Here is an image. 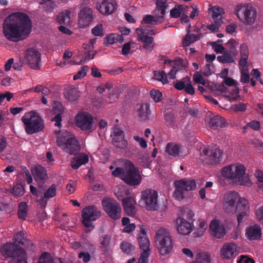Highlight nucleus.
<instances>
[{
  "label": "nucleus",
  "instance_id": "59",
  "mask_svg": "<svg viewBox=\"0 0 263 263\" xmlns=\"http://www.w3.org/2000/svg\"><path fill=\"white\" fill-rule=\"evenodd\" d=\"M256 177L257 179V186L260 190H263V172L257 170L256 172Z\"/></svg>",
  "mask_w": 263,
  "mask_h": 263
},
{
  "label": "nucleus",
  "instance_id": "31",
  "mask_svg": "<svg viewBox=\"0 0 263 263\" xmlns=\"http://www.w3.org/2000/svg\"><path fill=\"white\" fill-rule=\"evenodd\" d=\"M138 116L141 121H146L151 114L149 105L147 103L142 104L138 109Z\"/></svg>",
  "mask_w": 263,
  "mask_h": 263
},
{
  "label": "nucleus",
  "instance_id": "15",
  "mask_svg": "<svg viewBox=\"0 0 263 263\" xmlns=\"http://www.w3.org/2000/svg\"><path fill=\"white\" fill-rule=\"evenodd\" d=\"M25 57L28 65L31 68L34 69L40 68L41 63L40 52L33 48L28 49L26 51Z\"/></svg>",
  "mask_w": 263,
  "mask_h": 263
},
{
  "label": "nucleus",
  "instance_id": "55",
  "mask_svg": "<svg viewBox=\"0 0 263 263\" xmlns=\"http://www.w3.org/2000/svg\"><path fill=\"white\" fill-rule=\"evenodd\" d=\"M151 98L156 102H159L162 99V94L158 90L153 89L150 92Z\"/></svg>",
  "mask_w": 263,
  "mask_h": 263
},
{
  "label": "nucleus",
  "instance_id": "11",
  "mask_svg": "<svg viewBox=\"0 0 263 263\" xmlns=\"http://www.w3.org/2000/svg\"><path fill=\"white\" fill-rule=\"evenodd\" d=\"M82 223L86 228L91 225V222L96 221L101 216L100 211L94 205H89L82 209Z\"/></svg>",
  "mask_w": 263,
  "mask_h": 263
},
{
  "label": "nucleus",
  "instance_id": "42",
  "mask_svg": "<svg viewBox=\"0 0 263 263\" xmlns=\"http://www.w3.org/2000/svg\"><path fill=\"white\" fill-rule=\"evenodd\" d=\"M70 12L68 10H65L61 12L57 17V22L60 24H66L70 22Z\"/></svg>",
  "mask_w": 263,
  "mask_h": 263
},
{
  "label": "nucleus",
  "instance_id": "1",
  "mask_svg": "<svg viewBox=\"0 0 263 263\" xmlns=\"http://www.w3.org/2000/svg\"><path fill=\"white\" fill-rule=\"evenodd\" d=\"M31 28L32 22L29 16L17 12L6 18L3 23V33L7 40L16 42L26 39Z\"/></svg>",
  "mask_w": 263,
  "mask_h": 263
},
{
  "label": "nucleus",
  "instance_id": "23",
  "mask_svg": "<svg viewBox=\"0 0 263 263\" xmlns=\"http://www.w3.org/2000/svg\"><path fill=\"white\" fill-rule=\"evenodd\" d=\"M122 205L124 211L129 216H133L137 212L136 201L133 197L129 196L122 199Z\"/></svg>",
  "mask_w": 263,
  "mask_h": 263
},
{
  "label": "nucleus",
  "instance_id": "32",
  "mask_svg": "<svg viewBox=\"0 0 263 263\" xmlns=\"http://www.w3.org/2000/svg\"><path fill=\"white\" fill-rule=\"evenodd\" d=\"M226 121L224 119L219 116L211 118L209 123L211 128L214 129L224 127Z\"/></svg>",
  "mask_w": 263,
  "mask_h": 263
},
{
  "label": "nucleus",
  "instance_id": "47",
  "mask_svg": "<svg viewBox=\"0 0 263 263\" xmlns=\"http://www.w3.org/2000/svg\"><path fill=\"white\" fill-rule=\"evenodd\" d=\"M175 186L176 189L173 194V196L174 198L178 200L183 199L184 191L183 190L181 186H178V184H177V181L175 182Z\"/></svg>",
  "mask_w": 263,
  "mask_h": 263
},
{
  "label": "nucleus",
  "instance_id": "43",
  "mask_svg": "<svg viewBox=\"0 0 263 263\" xmlns=\"http://www.w3.org/2000/svg\"><path fill=\"white\" fill-rule=\"evenodd\" d=\"M120 248L125 254L128 255H133L135 252V247L127 241L122 242Z\"/></svg>",
  "mask_w": 263,
  "mask_h": 263
},
{
  "label": "nucleus",
  "instance_id": "27",
  "mask_svg": "<svg viewBox=\"0 0 263 263\" xmlns=\"http://www.w3.org/2000/svg\"><path fill=\"white\" fill-rule=\"evenodd\" d=\"M163 22V16H157L155 14L153 16L150 14L146 15L141 22L142 24H149L151 25H158Z\"/></svg>",
  "mask_w": 263,
  "mask_h": 263
},
{
  "label": "nucleus",
  "instance_id": "3",
  "mask_svg": "<svg viewBox=\"0 0 263 263\" xmlns=\"http://www.w3.org/2000/svg\"><path fill=\"white\" fill-rule=\"evenodd\" d=\"M246 168L241 164L230 165L224 167L221 170L223 177L235 181L237 184L248 185L250 180L248 174L245 173Z\"/></svg>",
  "mask_w": 263,
  "mask_h": 263
},
{
  "label": "nucleus",
  "instance_id": "33",
  "mask_svg": "<svg viewBox=\"0 0 263 263\" xmlns=\"http://www.w3.org/2000/svg\"><path fill=\"white\" fill-rule=\"evenodd\" d=\"M89 158L86 155H82L79 157L74 158L71 162V166L73 169L77 170L82 165L85 164L88 162Z\"/></svg>",
  "mask_w": 263,
  "mask_h": 263
},
{
  "label": "nucleus",
  "instance_id": "61",
  "mask_svg": "<svg viewBox=\"0 0 263 263\" xmlns=\"http://www.w3.org/2000/svg\"><path fill=\"white\" fill-rule=\"evenodd\" d=\"M240 53L241 57H249V51L247 44H242L240 45Z\"/></svg>",
  "mask_w": 263,
  "mask_h": 263
},
{
  "label": "nucleus",
  "instance_id": "54",
  "mask_svg": "<svg viewBox=\"0 0 263 263\" xmlns=\"http://www.w3.org/2000/svg\"><path fill=\"white\" fill-rule=\"evenodd\" d=\"M88 70L89 67L88 66H83L77 73L73 76V80H77L78 79L83 78L86 75L87 72Z\"/></svg>",
  "mask_w": 263,
  "mask_h": 263
},
{
  "label": "nucleus",
  "instance_id": "34",
  "mask_svg": "<svg viewBox=\"0 0 263 263\" xmlns=\"http://www.w3.org/2000/svg\"><path fill=\"white\" fill-rule=\"evenodd\" d=\"M178 186H181L185 191H190L194 190L196 187V182L194 180H178L177 181Z\"/></svg>",
  "mask_w": 263,
  "mask_h": 263
},
{
  "label": "nucleus",
  "instance_id": "56",
  "mask_svg": "<svg viewBox=\"0 0 263 263\" xmlns=\"http://www.w3.org/2000/svg\"><path fill=\"white\" fill-rule=\"evenodd\" d=\"M226 45L227 48L229 49L228 51H230L231 53L235 55V51L237 45L236 41L234 39H231L229 40V41L226 43Z\"/></svg>",
  "mask_w": 263,
  "mask_h": 263
},
{
  "label": "nucleus",
  "instance_id": "13",
  "mask_svg": "<svg viewBox=\"0 0 263 263\" xmlns=\"http://www.w3.org/2000/svg\"><path fill=\"white\" fill-rule=\"evenodd\" d=\"M102 205L108 215L114 220L121 217V208L119 204L114 199H103Z\"/></svg>",
  "mask_w": 263,
  "mask_h": 263
},
{
  "label": "nucleus",
  "instance_id": "21",
  "mask_svg": "<svg viewBox=\"0 0 263 263\" xmlns=\"http://www.w3.org/2000/svg\"><path fill=\"white\" fill-rule=\"evenodd\" d=\"M93 19L92 11L87 7L83 8L79 14L78 24L80 27L88 26Z\"/></svg>",
  "mask_w": 263,
  "mask_h": 263
},
{
  "label": "nucleus",
  "instance_id": "41",
  "mask_svg": "<svg viewBox=\"0 0 263 263\" xmlns=\"http://www.w3.org/2000/svg\"><path fill=\"white\" fill-rule=\"evenodd\" d=\"M14 197L17 198L23 196L25 193L24 186L20 183L16 184L12 189L9 191Z\"/></svg>",
  "mask_w": 263,
  "mask_h": 263
},
{
  "label": "nucleus",
  "instance_id": "63",
  "mask_svg": "<svg viewBox=\"0 0 263 263\" xmlns=\"http://www.w3.org/2000/svg\"><path fill=\"white\" fill-rule=\"evenodd\" d=\"M237 263H255V261L247 255H241L237 260Z\"/></svg>",
  "mask_w": 263,
  "mask_h": 263
},
{
  "label": "nucleus",
  "instance_id": "48",
  "mask_svg": "<svg viewBox=\"0 0 263 263\" xmlns=\"http://www.w3.org/2000/svg\"><path fill=\"white\" fill-rule=\"evenodd\" d=\"M210 258L209 255L205 253H201L198 254V257L196 260L192 262V263H210Z\"/></svg>",
  "mask_w": 263,
  "mask_h": 263
},
{
  "label": "nucleus",
  "instance_id": "4",
  "mask_svg": "<svg viewBox=\"0 0 263 263\" xmlns=\"http://www.w3.org/2000/svg\"><path fill=\"white\" fill-rule=\"evenodd\" d=\"M57 145L70 155H76L80 150V146L75 137H70V133L66 130L57 132Z\"/></svg>",
  "mask_w": 263,
  "mask_h": 263
},
{
  "label": "nucleus",
  "instance_id": "19",
  "mask_svg": "<svg viewBox=\"0 0 263 263\" xmlns=\"http://www.w3.org/2000/svg\"><path fill=\"white\" fill-rule=\"evenodd\" d=\"M239 248L234 243H226L220 250V254L223 259H230L235 257L238 254Z\"/></svg>",
  "mask_w": 263,
  "mask_h": 263
},
{
  "label": "nucleus",
  "instance_id": "8",
  "mask_svg": "<svg viewBox=\"0 0 263 263\" xmlns=\"http://www.w3.org/2000/svg\"><path fill=\"white\" fill-rule=\"evenodd\" d=\"M234 13L245 25H251L254 23L256 19V9L251 5L246 4L237 5L235 9Z\"/></svg>",
  "mask_w": 263,
  "mask_h": 263
},
{
  "label": "nucleus",
  "instance_id": "10",
  "mask_svg": "<svg viewBox=\"0 0 263 263\" xmlns=\"http://www.w3.org/2000/svg\"><path fill=\"white\" fill-rule=\"evenodd\" d=\"M204 161L209 164H216L222 161V152L217 145L204 148L201 154Z\"/></svg>",
  "mask_w": 263,
  "mask_h": 263
},
{
  "label": "nucleus",
  "instance_id": "45",
  "mask_svg": "<svg viewBox=\"0 0 263 263\" xmlns=\"http://www.w3.org/2000/svg\"><path fill=\"white\" fill-rule=\"evenodd\" d=\"M154 77L156 80L161 82L163 84H167L168 82L166 74L163 71H155L154 72Z\"/></svg>",
  "mask_w": 263,
  "mask_h": 263
},
{
  "label": "nucleus",
  "instance_id": "14",
  "mask_svg": "<svg viewBox=\"0 0 263 263\" xmlns=\"http://www.w3.org/2000/svg\"><path fill=\"white\" fill-rule=\"evenodd\" d=\"M236 213H237V220L238 227L240 223L247 220L250 213V208L248 201L245 198H241L237 202L236 206Z\"/></svg>",
  "mask_w": 263,
  "mask_h": 263
},
{
  "label": "nucleus",
  "instance_id": "36",
  "mask_svg": "<svg viewBox=\"0 0 263 263\" xmlns=\"http://www.w3.org/2000/svg\"><path fill=\"white\" fill-rule=\"evenodd\" d=\"M181 146L173 143H168L166 146V152L170 155L176 157L179 156Z\"/></svg>",
  "mask_w": 263,
  "mask_h": 263
},
{
  "label": "nucleus",
  "instance_id": "22",
  "mask_svg": "<svg viewBox=\"0 0 263 263\" xmlns=\"http://www.w3.org/2000/svg\"><path fill=\"white\" fill-rule=\"evenodd\" d=\"M176 226L177 231L181 234L186 235L192 231L193 225L185 219L179 217L176 220Z\"/></svg>",
  "mask_w": 263,
  "mask_h": 263
},
{
  "label": "nucleus",
  "instance_id": "2",
  "mask_svg": "<svg viewBox=\"0 0 263 263\" xmlns=\"http://www.w3.org/2000/svg\"><path fill=\"white\" fill-rule=\"evenodd\" d=\"M112 175L119 177L126 183L132 186L139 185L142 180L139 171L130 161H126L123 167H116L112 172Z\"/></svg>",
  "mask_w": 263,
  "mask_h": 263
},
{
  "label": "nucleus",
  "instance_id": "9",
  "mask_svg": "<svg viewBox=\"0 0 263 263\" xmlns=\"http://www.w3.org/2000/svg\"><path fill=\"white\" fill-rule=\"evenodd\" d=\"M158 193L152 189H148L141 194L139 204L148 211H156L159 208L158 202Z\"/></svg>",
  "mask_w": 263,
  "mask_h": 263
},
{
  "label": "nucleus",
  "instance_id": "39",
  "mask_svg": "<svg viewBox=\"0 0 263 263\" xmlns=\"http://www.w3.org/2000/svg\"><path fill=\"white\" fill-rule=\"evenodd\" d=\"M106 42L108 44H113L119 42L122 43L124 42V37L122 35L117 33H112L106 37Z\"/></svg>",
  "mask_w": 263,
  "mask_h": 263
},
{
  "label": "nucleus",
  "instance_id": "51",
  "mask_svg": "<svg viewBox=\"0 0 263 263\" xmlns=\"http://www.w3.org/2000/svg\"><path fill=\"white\" fill-rule=\"evenodd\" d=\"M164 120L167 126L174 127L176 125L175 117L173 113H166L164 116Z\"/></svg>",
  "mask_w": 263,
  "mask_h": 263
},
{
  "label": "nucleus",
  "instance_id": "24",
  "mask_svg": "<svg viewBox=\"0 0 263 263\" xmlns=\"http://www.w3.org/2000/svg\"><path fill=\"white\" fill-rule=\"evenodd\" d=\"M211 234L217 238L222 237L226 234L225 229L220 221L217 219L213 220L210 225Z\"/></svg>",
  "mask_w": 263,
  "mask_h": 263
},
{
  "label": "nucleus",
  "instance_id": "12",
  "mask_svg": "<svg viewBox=\"0 0 263 263\" xmlns=\"http://www.w3.org/2000/svg\"><path fill=\"white\" fill-rule=\"evenodd\" d=\"M75 124L83 131L90 130L93 125V118L89 112H80L75 117Z\"/></svg>",
  "mask_w": 263,
  "mask_h": 263
},
{
  "label": "nucleus",
  "instance_id": "60",
  "mask_svg": "<svg viewBox=\"0 0 263 263\" xmlns=\"http://www.w3.org/2000/svg\"><path fill=\"white\" fill-rule=\"evenodd\" d=\"M231 108L235 111H244L247 109V105L243 103H239L232 105Z\"/></svg>",
  "mask_w": 263,
  "mask_h": 263
},
{
  "label": "nucleus",
  "instance_id": "16",
  "mask_svg": "<svg viewBox=\"0 0 263 263\" xmlns=\"http://www.w3.org/2000/svg\"><path fill=\"white\" fill-rule=\"evenodd\" d=\"M112 143L117 148H125L128 145L127 141L124 139L123 132L119 128H114L111 135Z\"/></svg>",
  "mask_w": 263,
  "mask_h": 263
},
{
  "label": "nucleus",
  "instance_id": "57",
  "mask_svg": "<svg viewBox=\"0 0 263 263\" xmlns=\"http://www.w3.org/2000/svg\"><path fill=\"white\" fill-rule=\"evenodd\" d=\"M91 32L95 36H102L104 35L103 25L101 24H98L92 29Z\"/></svg>",
  "mask_w": 263,
  "mask_h": 263
},
{
  "label": "nucleus",
  "instance_id": "7",
  "mask_svg": "<svg viewBox=\"0 0 263 263\" xmlns=\"http://www.w3.org/2000/svg\"><path fill=\"white\" fill-rule=\"evenodd\" d=\"M155 242L157 249L162 255L170 253L173 250V243L170 233L165 229H159L156 234Z\"/></svg>",
  "mask_w": 263,
  "mask_h": 263
},
{
  "label": "nucleus",
  "instance_id": "26",
  "mask_svg": "<svg viewBox=\"0 0 263 263\" xmlns=\"http://www.w3.org/2000/svg\"><path fill=\"white\" fill-rule=\"evenodd\" d=\"M138 242L140 249L142 252L149 253V240L147 237L146 231L144 229H142L141 233L138 237Z\"/></svg>",
  "mask_w": 263,
  "mask_h": 263
},
{
  "label": "nucleus",
  "instance_id": "35",
  "mask_svg": "<svg viewBox=\"0 0 263 263\" xmlns=\"http://www.w3.org/2000/svg\"><path fill=\"white\" fill-rule=\"evenodd\" d=\"M200 38V34H194L190 33V31L187 30V33L183 38L182 44L183 46H188L191 44L198 41Z\"/></svg>",
  "mask_w": 263,
  "mask_h": 263
},
{
  "label": "nucleus",
  "instance_id": "25",
  "mask_svg": "<svg viewBox=\"0 0 263 263\" xmlns=\"http://www.w3.org/2000/svg\"><path fill=\"white\" fill-rule=\"evenodd\" d=\"M261 229L258 224L250 226L246 229V235L250 240L259 239L261 236Z\"/></svg>",
  "mask_w": 263,
  "mask_h": 263
},
{
  "label": "nucleus",
  "instance_id": "62",
  "mask_svg": "<svg viewBox=\"0 0 263 263\" xmlns=\"http://www.w3.org/2000/svg\"><path fill=\"white\" fill-rule=\"evenodd\" d=\"M97 51L93 50H91V49H90V50L85 52L84 54V58H85L84 62L88 61L93 59Z\"/></svg>",
  "mask_w": 263,
  "mask_h": 263
},
{
  "label": "nucleus",
  "instance_id": "38",
  "mask_svg": "<svg viewBox=\"0 0 263 263\" xmlns=\"http://www.w3.org/2000/svg\"><path fill=\"white\" fill-rule=\"evenodd\" d=\"M111 237L108 235H102L99 241L101 244V248L105 252L108 251L110 249Z\"/></svg>",
  "mask_w": 263,
  "mask_h": 263
},
{
  "label": "nucleus",
  "instance_id": "52",
  "mask_svg": "<svg viewBox=\"0 0 263 263\" xmlns=\"http://www.w3.org/2000/svg\"><path fill=\"white\" fill-rule=\"evenodd\" d=\"M57 186L55 184H52L44 194V198L49 199L53 198L56 195Z\"/></svg>",
  "mask_w": 263,
  "mask_h": 263
},
{
  "label": "nucleus",
  "instance_id": "5",
  "mask_svg": "<svg viewBox=\"0 0 263 263\" xmlns=\"http://www.w3.org/2000/svg\"><path fill=\"white\" fill-rule=\"evenodd\" d=\"M2 254L7 258H11L10 263H27L24 250L16 244L7 242L1 249Z\"/></svg>",
  "mask_w": 263,
  "mask_h": 263
},
{
  "label": "nucleus",
  "instance_id": "49",
  "mask_svg": "<svg viewBox=\"0 0 263 263\" xmlns=\"http://www.w3.org/2000/svg\"><path fill=\"white\" fill-rule=\"evenodd\" d=\"M189 81H190V78L188 77H185L182 80H177L175 82L174 86L177 90H184L187 82Z\"/></svg>",
  "mask_w": 263,
  "mask_h": 263
},
{
  "label": "nucleus",
  "instance_id": "44",
  "mask_svg": "<svg viewBox=\"0 0 263 263\" xmlns=\"http://www.w3.org/2000/svg\"><path fill=\"white\" fill-rule=\"evenodd\" d=\"M120 94V90L118 88H112L109 92H108V99L109 103H113L116 102L118 98H119Z\"/></svg>",
  "mask_w": 263,
  "mask_h": 263
},
{
  "label": "nucleus",
  "instance_id": "6",
  "mask_svg": "<svg viewBox=\"0 0 263 263\" xmlns=\"http://www.w3.org/2000/svg\"><path fill=\"white\" fill-rule=\"evenodd\" d=\"M26 132L32 135L42 131L44 128V123L41 117L34 111L25 114L22 118Z\"/></svg>",
  "mask_w": 263,
  "mask_h": 263
},
{
  "label": "nucleus",
  "instance_id": "30",
  "mask_svg": "<svg viewBox=\"0 0 263 263\" xmlns=\"http://www.w3.org/2000/svg\"><path fill=\"white\" fill-rule=\"evenodd\" d=\"M139 40L143 42V48L148 52H151L154 47V38L148 35H141L139 37Z\"/></svg>",
  "mask_w": 263,
  "mask_h": 263
},
{
  "label": "nucleus",
  "instance_id": "50",
  "mask_svg": "<svg viewBox=\"0 0 263 263\" xmlns=\"http://www.w3.org/2000/svg\"><path fill=\"white\" fill-rule=\"evenodd\" d=\"M39 263H53V259L49 253L45 252L41 254Z\"/></svg>",
  "mask_w": 263,
  "mask_h": 263
},
{
  "label": "nucleus",
  "instance_id": "28",
  "mask_svg": "<svg viewBox=\"0 0 263 263\" xmlns=\"http://www.w3.org/2000/svg\"><path fill=\"white\" fill-rule=\"evenodd\" d=\"M212 17L215 24L220 25L222 23V15L224 14L223 9L219 6H214L212 8Z\"/></svg>",
  "mask_w": 263,
  "mask_h": 263
},
{
  "label": "nucleus",
  "instance_id": "18",
  "mask_svg": "<svg viewBox=\"0 0 263 263\" xmlns=\"http://www.w3.org/2000/svg\"><path fill=\"white\" fill-rule=\"evenodd\" d=\"M240 198L238 193L231 191L225 195L223 208L225 211L229 213L233 211L235 203L239 201Z\"/></svg>",
  "mask_w": 263,
  "mask_h": 263
},
{
  "label": "nucleus",
  "instance_id": "46",
  "mask_svg": "<svg viewBox=\"0 0 263 263\" xmlns=\"http://www.w3.org/2000/svg\"><path fill=\"white\" fill-rule=\"evenodd\" d=\"M225 97L230 101L238 100L240 98L239 88L235 87L229 93L228 95L225 96Z\"/></svg>",
  "mask_w": 263,
  "mask_h": 263
},
{
  "label": "nucleus",
  "instance_id": "29",
  "mask_svg": "<svg viewBox=\"0 0 263 263\" xmlns=\"http://www.w3.org/2000/svg\"><path fill=\"white\" fill-rule=\"evenodd\" d=\"M65 97L69 102L77 101L80 97V91L74 87L68 88L65 93Z\"/></svg>",
  "mask_w": 263,
  "mask_h": 263
},
{
  "label": "nucleus",
  "instance_id": "40",
  "mask_svg": "<svg viewBox=\"0 0 263 263\" xmlns=\"http://www.w3.org/2000/svg\"><path fill=\"white\" fill-rule=\"evenodd\" d=\"M28 214V205L25 202H21L18 205L17 215L18 218L25 220Z\"/></svg>",
  "mask_w": 263,
  "mask_h": 263
},
{
  "label": "nucleus",
  "instance_id": "20",
  "mask_svg": "<svg viewBox=\"0 0 263 263\" xmlns=\"http://www.w3.org/2000/svg\"><path fill=\"white\" fill-rule=\"evenodd\" d=\"M96 7L101 14L108 15L114 12L116 4L114 0H100Z\"/></svg>",
  "mask_w": 263,
  "mask_h": 263
},
{
  "label": "nucleus",
  "instance_id": "17",
  "mask_svg": "<svg viewBox=\"0 0 263 263\" xmlns=\"http://www.w3.org/2000/svg\"><path fill=\"white\" fill-rule=\"evenodd\" d=\"M32 173L39 189L45 190L44 184L48 179L46 168L41 165H37L35 167Z\"/></svg>",
  "mask_w": 263,
  "mask_h": 263
},
{
  "label": "nucleus",
  "instance_id": "53",
  "mask_svg": "<svg viewBox=\"0 0 263 263\" xmlns=\"http://www.w3.org/2000/svg\"><path fill=\"white\" fill-rule=\"evenodd\" d=\"M139 159L141 160V162L143 163V165L148 167L151 162V158L149 154L146 152H141L139 154Z\"/></svg>",
  "mask_w": 263,
  "mask_h": 263
},
{
  "label": "nucleus",
  "instance_id": "37",
  "mask_svg": "<svg viewBox=\"0 0 263 263\" xmlns=\"http://www.w3.org/2000/svg\"><path fill=\"white\" fill-rule=\"evenodd\" d=\"M234 56L235 55L231 53L230 51H225L223 55L217 57V60L222 63H233L235 62Z\"/></svg>",
  "mask_w": 263,
  "mask_h": 263
},
{
  "label": "nucleus",
  "instance_id": "64",
  "mask_svg": "<svg viewBox=\"0 0 263 263\" xmlns=\"http://www.w3.org/2000/svg\"><path fill=\"white\" fill-rule=\"evenodd\" d=\"M255 214L258 220L263 223V205L261 206L255 212Z\"/></svg>",
  "mask_w": 263,
  "mask_h": 263
},
{
  "label": "nucleus",
  "instance_id": "58",
  "mask_svg": "<svg viewBox=\"0 0 263 263\" xmlns=\"http://www.w3.org/2000/svg\"><path fill=\"white\" fill-rule=\"evenodd\" d=\"M14 239L15 242L22 245L24 244V241L26 240L25 238V234L23 231H20L17 233L14 236Z\"/></svg>",
  "mask_w": 263,
  "mask_h": 263
}]
</instances>
